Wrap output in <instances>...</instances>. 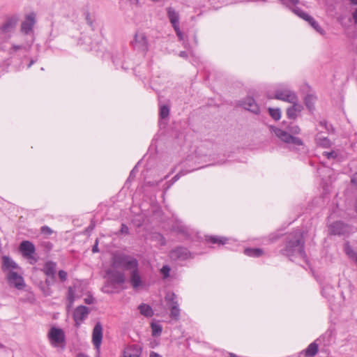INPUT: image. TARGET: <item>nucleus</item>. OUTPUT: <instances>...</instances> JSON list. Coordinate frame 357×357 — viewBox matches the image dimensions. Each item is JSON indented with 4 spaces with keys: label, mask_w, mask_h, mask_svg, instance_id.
Returning <instances> with one entry per match:
<instances>
[{
    "label": "nucleus",
    "mask_w": 357,
    "mask_h": 357,
    "mask_svg": "<svg viewBox=\"0 0 357 357\" xmlns=\"http://www.w3.org/2000/svg\"><path fill=\"white\" fill-rule=\"evenodd\" d=\"M282 4L287 7L295 6L298 3V0H280Z\"/></svg>",
    "instance_id": "58836bf2"
},
{
    "label": "nucleus",
    "mask_w": 357,
    "mask_h": 357,
    "mask_svg": "<svg viewBox=\"0 0 357 357\" xmlns=\"http://www.w3.org/2000/svg\"><path fill=\"white\" fill-rule=\"evenodd\" d=\"M351 181L353 185L357 188V172L354 174Z\"/></svg>",
    "instance_id": "3c124183"
},
{
    "label": "nucleus",
    "mask_w": 357,
    "mask_h": 357,
    "mask_svg": "<svg viewBox=\"0 0 357 357\" xmlns=\"http://www.w3.org/2000/svg\"><path fill=\"white\" fill-rule=\"evenodd\" d=\"M58 275L61 282H65L67 280L68 274L63 270H60L58 273Z\"/></svg>",
    "instance_id": "a18cd8bd"
},
{
    "label": "nucleus",
    "mask_w": 357,
    "mask_h": 357,
    "mask_svg": "<svg viewBox=\"0 0 357 357\" xmlns=\"http://www.w3.org/2000/svg\"><path fill=\"white\" fill-rule=\"evenodd\" d=\"M130 283L133 289H137L142 285V280L139 275V267L130 273Z\"/></svg>",
    "instance_id": "f3484780"
},
{
    "label": "nucleus",
    "mask_w": 357,
    "mask_h": 357,
    "mask_svg": "<svg viewBox=\"0 0 357 357\" xmlns=\"http://www.w3.org/2000/svg\"><path fill=\"white\" fill-rule=\"evenodd\" d=\"M68 299L70 305H72L74 302V292L71 287H69V289H68Z\"/></svg>",
    "instance_id": "49530a36"
},
{
    "label": "nucleus",
    "mask_w": 357,
    "mask_h": 357,
    "mask_svg": "<svg viewBox=\"0 0 357 357\" xmlns=\"http://www.w3.org/2000/svg\"><path fill=\"white\" fill-rule=\"evenodd\" d=\"M121 234L128 235L129 234V228L126 224H121V229L119 231Z\"/></svg>",
    "instance_id": "de8ad7c7"
},
{
    "label": "nucleus",
    "mask_w": 357,
    "mask_h": 357,
    "mask_svg": "<svg viewBox=\"0 0 357 357\" xmlns=\"http://www.w3.org/2000/svg\"><path fill=\"white\" fill-rule=\"evenodd\" d=\"M18 21L19 17L15 15L12 16H6L5 17L4 22L0 26V34L6 35L14 32ZM8 37L10 38V35H9Z\"/></svg>",
    "instance_id": "39448f33"
},
{
    "label": "nucleus",
    "mask_w": 357,
    "mask_h": 357,
    "mask_svg": "<svg viewBox=\"0 0 357 357\" xmlns=\"http://www.w3.org/2000/svg\"><path fill=\"white\" fill-rule=\"evenodd\" d=\"M7 279L10 284H13L19 289H22L24 286L23 278L15 271H9L7 275Z\"/></svg>",
    "instance_id": "dca6fc26"
},
{
    "label": "nucleus",
    "mask_w": 357,
    "mask_h": 357,
    "mask_svg": "<svg viewBox=\"0 0 357 357\" xmlns=\"http://www.w3.org/2000/svg\"><path fill=\"white\" fill-rule=\"evenodd\" d=\"M84 15L87 24L90 26L92 29H93V20L91 19L89 12H85Z\"/></svg>",
    "instance_id": "a19ab883"
},
{
    "label": "nucleus",
    "mask_w": 357,
    "mask_h": 357,
    "mask_svg": "<svg viewBox=\"0 0 357 357\" xmlns=\"http://www.w3.org/2000/svg\"><path fill=\"white\" fill-rule=\"evenodd\" d=\"M205 239L207 243L218 245H225L228 241L227 238L219 236H206Z\"/></svg>",
    "instance_id": "b1692460"
},
{
    "label": "nucleus",
    "mask_w": 357,
    "mask_h": 357,
    "mask_svg": "<svg viewBox=\"0 0 357 357\" xmlns=\"http://www.w3.org/2000/svg\"><path fill=\"white\" fill-rule=\"evenodd\" d=\"M102 340V326L100 322H97L92 332V342L96 349H98Z\"/></svg>",
    "instance_id": "4468645a"
},
{
    "label": "nucleus",
    "mask_w": 357,
    "mask_h": 357,
    "mask_svg": "<svg viewBox=\"0 0 357 357\" xmlns=\"http://www.w3.org/2000/svg\"><path fill=\"white\" fill-rule=\"evenodd\" d=\"M240 105L242 106L245 109H247L253 114H259L260 113V108L252 97H246L245 99L241 101Z\"/></svg>",
    "instance_id": "f8f14e48"
},
{
    "label": "nucleus",
    "mask_w": 357,
    "mask_h": 357,
    "mask_svg": "<svg viewBox=\"0 0 357 357\" xmlns=\"http://www.w3.org/2000/svg\"><path fill=\"white\" fill-rule=\"evenodd\" d=\"M270 116L275 121H278L281 117V111L279 108H268Z\"/></svg>",
    "instance_id": "473e14b6"
},
{
    "label": "nucleus",
    "mask_w": 357,
    "mask_h": 357,
    "mask_svg": "<svg viewBox=\"0 0 357 357\" xmlns=\"http://www.w3.org/2000/svg\"><path fill=\"white\" fill-rule=\"evenodd\" d=\"M35 62H36V61H35V60L31 59V60L30 61L29 63L28 64L27 67H28V68H30V67H31V66H32Z\"/></svg>",
    "instance_id": "13d9d810"
},
{
    "label": "nucleus",
    "mask_w": 357,
    "mask_h": 357,
    "mask_svg": "<svg viewBox=\"0 0 357 357\" xmlns=\"http://www.w3.org/2000/svg\"><path fill=\"white\" fill-rule=\"evenodd\" d=\"M20 251L22 254V255L30 259H33L35 262L37 261V259L33 257V254L35 253L36 248L31 241H23L19 247Z\"/></svg>",
    "instance_id": "9d476101"
},
{
    "label": "nucleus",
    "mask_w": 357,
    "mask_h": 357,
    "mask_svg": "<svg viewBox=\"0 0 357 357\" xmlns=\"http://www.w3.org/2000/svg\"><path fill=\"white\" fill-rule=\"evenodd\" d=\"M279 238H280V236L278 235H274V236H271L270 239H271V242H274V241H277Z\"/></svg>",
    "instance_id": "4d7b16f0"
},
{
    "label": "nucleus",
    "mask_w": 357,
    "mask_h": 357,
    "mask_svg": "<svg viewBox=\"0 0 357 357\" xmlns=\"http://www.w3.org/2000/svg\"><path fill=\"white\" fill-rule=\"evenodd\" d=\"M35 24V17L33 15H29L26 20L21 24V31L24 34H28L33 29Z\"/></svg>",
    "instance_id": "a211bd4d"
},
{
    "label": "nucleus",
    "mask_w": 357,
    "mask_h": 357,
    "mask_svg": "<svg viewBox=\"0 0 357 357\" xmlns=\"http://www.w3.org/2000/svg\"><path fill=\"white\" fill-rule=\"evenodd\" d=\"M185 172L184 171H180L178 174H176L170 181V184H173L176 182L182 176L185 175Z\"/></svg>",
    "instance_id": "ea45409f"
},
{
    "label": "nucleus",
    "mask_w": 357,
    "mask_h": 357,
    "mask_svg": "<svg viewBox=\"0 0 357 357\" xmlns=\"http://www.w3.org/2000/svg\"><path fill=\"white\" fill-rule=\"evenodd\" d=\"M130 43L132 47L138 52L146 54L149 50L147 38L144 33H136Z\"/></svg>",
    "instance_id": "423d86ee"
},
{
    "label": "nucleus",
    "mask_w": 357,
    "mask_h": 357,
    "mask_svg": "<svg viewBox=\"0 0 357 357\" xmlns=\"http://www.w3.org/2000/svg\"><path fill=\"white\" fill-rule=\"evenodd\" d=\"M171 268L168 265H164L160 269V273L164 278H167L169 276Z\"/></svg>",
    "instance_id": "4c0bfd02"
},
{
    "label": "nucleus",
    "mask_w": 357,
    "mask_h": 357,
    "mask_svg": "<svg viewBox=\"0 0 357 357\" xmlns=\"http://www.w3.org/2000/svg\"><path fill=\"white\" fill-rule=\"evenodd\" d=\"M77 357H87V356L83 354H79Z\"/></svg>",
    "instance_id": "052dcab7"
},
{
    "label": "nucleus",
    "mask_w": 357,
    "mask_h": 357,
    "mask_svg": "<svg viewBox=\"0 0 357 357\" xmlns=\"http://www.w3.org/2000/svg\"><path fill=\"white\" fill-rule=\"evenodd\" d=\"M346 252L347 255H350L351 250H347Z\"/></svg>",
    "instance_id": "e2e57ef3"
},
{
    "label": "nucleus",
    "mask_w": 357,
    "mask_h": 357,
    "mask_svg": "<svg viewBox=\"0 0 357 357\" xmlns=\"http://www.w3.org/2000/svg\"><path fill=\"white\" fill-rule=\"evenodd\" d=\"M165 300L169 308L172 306H178L177 296L174 292H167Z\"/></svg>",
    "instance_id": "a878e982"
},
{
    "label": "nucleus",
    "mask_w": 357,
    "mask_h": 357,
    "mask_svg": "<svg viewBox=\"0 0 357 357\" xmlns=\"http://www.w3.org/2000/svg\"><path fill=\"white\" fill-rule=\"evenodd\" d=\"M149 357H162V356L160 354H158V353L151 351L150 353Z\"/></svg>",
    "instance_id": "6e6d98bb"
},
{
    "label": "nucleus",
    "mask_w": 357,
    "mask_h": 357,
    "mask_svg": "<svg viewBox=\"0 0 357 357\" xmlns=\"http://www.w3.org/2000/svg\"><path fill=\"white\" fill-rule=\"evenodd\" d=\"M17 268V264L9 257H3L2 260V269L3 271L10 268L15 269Z\"/></svg>",
    "instance_id": "393cba45"
},
{
    "label": "nucleus",
    "mask_w": 357,
    "mask_h": 357,
    "mask_svg": "<svg viewBox=\"0 0 357 357\" xmlns=\"http://www.w3.org/2000/svg\"><path fill=\"white\" fill-rule=\"evenodd\" d=\"M280 253L288 257L299 256L305 258L306 257L305 240L301 229H296L289 234L286 238L285 247L280 250Z\"/></svg>",
    "instance_id": "f257e3e1"
},
{
    "label": "nucleus",
    "mask_w": 357,
    "mask_h": 357,
    "mask_svg": "<svg viewBox=\"0 0 357 357\" xmlns=\"http://www.w3.org/2000/svg\"><path fill=\"white\" fill-rule=\"evenodd\" d=\"M323 155L326 156L328 159L335 158L337 156V153L334 151L330 152L324 151L323 153Z\"/></svg>",
    "instance_id": "c03bdc74"
},
{
    "label": "nucleus",
    "mask_w": 357,
    "mask_h": 357,
    "mask_svg": "<svg viewBox=\"0 0 357 357\" xmlns=\"http://www.w3.org/2000/svg\"><path fill=\"white\" fill-rule=\"evenodd\" d=\"M20 50H26V47L24 45H12L11 47L8 50V54L13 56L17 51Z\"/></svg>",
    "instance_id": "f704fd0d"
},
{
    "label": "nucleus",
    "mask_w": 357,
    "mask_h": 357,
    "mask_svg": "<svg viewBox=\"0 0 357 357\" xmlns=\"http://www.w3.org/2000/svg\"><path fill=\"white\" fill-rule=\"evenodd\" d=\"M301 111V106L297 102L293 103V105L288 107L287 109V116L289 119H296L297 118V113Z\"/></svg>",
    "instance_id": "5701e85b"
},
{
    "label": "nucleus",
    "mask_w": 357,
    "mask_h": 357,
    "mask_svg": "<svg viewBox=\"0 0 357 357\" xmlns=\"http://www.w3.org/2000/svg\"><path fill=\"white\" fill-rule=\"evenodd\" d=\"M84 303L88 305L93 304L94 303V298L92 296H89L84 298Z\"/></svg>",
    "instance_id": "8fccbe9b"
},
{
    "label": "nucleus",
    "mask_w": 357,
    "mask_h": 357,
    "mask_svg": "<svg viewBox=\"0 0 357 357\" xmlns=\"http://www.w3.org/2000/svg\"><path fill=\"white\" fill-rule=\"evenodd\" d=\"M319 125L321 126L322 127H324L328 131H329L330 130H331L332 131L334 130V128H333V126L332 125H328V122L326 120L321 121L319 122Z\"/></svg>",
    "instance_id": "79ce46f5"
},
{
    "label": "nucleus",
    "mask_w": 357,
    "mask_h": 357,
    "mask_svg": "<svg viewBox=\"0 0 357 357\" xmlns=\"http://www.w3.org/2000/svg\"><path fill=\"white\" fill-rule=\"evenodd\" d=\"M179 231H180V232H182V233H184V229H181L179 230Z\"/></svg>",
    "instance_id": "69168bd1"
},
{
    "label": "nucleus",
    "mask_w": 357,
    "mask_h": 357,
    "mask_svg": "<svg viewBox=\"0 0 357 357\" xmlns=\"http://www.w3.org/2000/svg\"><path fill=\"white\" fill-rule=\"evenodd\" d=\"M47 245H48L47 248H49L50 249L52 248V243H48Z\"/></svg>",
    "instance_id": "680f3d73"
},
{
    "label": "nucleus",
    "mask_w": 357,
    "mask_h": 357,
    "mask_svg": "<svg viewBox=\"0 0 357 357\" xmlns=\"http://www.w3.org/2000/svg\"><path fill=\"white\" fill-rule=\"evenodd\" d=\"M318 352V344L313 342L308 345L307 349L299 353V357H312Z\"/></svg>",
    "instance_id": "aec40b11"
},
{
    "label": "nucleus",
    "mask_w": 357,
    "mask_h": 357,
    "mask_svg": "<svg viewBox=\"0 0 357 357\" xmlns=\"http://www.w3.org/2000/svg\"><path fill=\"white\" fill-rule=\"evenodd\" d=\"M89 313V308L84 305H79L75 309L73 317L77 327L86 318Z\"/></svg>",
    "instance_id": "9b49d317"
},
{
    "label": "nucleus",
    "mask_w": 357,
    "mask_h": 357,
    "mask_svg": "<svg viewBox=\"0 0 357 357\" xmlns=\"http://www.w3.org/2000/svg\"><path fill=\"white\" fill-rule=\"evenodd\" d=\"M142 353V349L137 344L127 347L123 352V357H139Z\"/></svg>",
    "instance_id": "6ab92c4d"
},
{
    "label": "nucleus",
    "mask_w": 357,
    "mask_h": 357,
    "mask_svg": "<svg viewBox=\"0 0 357 357\" xmlns=\"http://www.w3.org/2000/svg\"><path fill=\"white\" fill-rule=\"evenodd\" d=\"M353 18L355 24H357V8L353 13Z\"/></svg>",
    "instance_id": "5fc2aeb1"
},
{
    "label": "nucleus",
    "mask_w": 357,
    "mask_h": 357,
    "mask_svg": "<svg viewBox=\"0 0 357 357\" xmlns=\"http://www.w3.org/2000/svg\"><path fill=\"white\" fill-rule=\"evenodd\" d=\"M179 56L184 58V59H187L188 57V54L187 52H185V51H181L179 52Z\"/></svg>",
    "instance_id": "864d4df0"
},
{
    "label": "nucleus",
    "mask_w": 357,
    "mask_h": 357,
    "mask_svg": "<svg viewBox=\"0 0 357 357\" xmlns=\"http://www.w3.org/2000/svg\"><path fill=\"white\" fill-rule=\"evenodd\" d=\"M151 329H152V335L154 337L160 335L162 333V326L159 324L152 323L151 324Z\"/></svg>",
    "instance_id": "72a5a7b5"
},
{
    "label": "nucleus",
    "mask_w": 357,
    "mask_h": 357,
    "mask_svg": "<svg viewBox=\"0 0 357 357\" xmlns=\"http://www.w3.org/2000/svg\"><path fill=\"white\" fill-rule=\"evenodd\" d=\"M269 128L283 142L298 146H303V142L301 138L292 136L289 132L274 126H270Z\"/></svg>",
    "instance_id": "20e7f679"
},
{
    "label": "nucleus",
    "mask_w": 357,
    "mask_h": 357,
    "mask_svg": "<svg viewBox=\"0 0 357 357\" xmlns=\"http://www.w3.org/2000/svg\"><path fill=\"white\" fill-rule=\"evenodd\" d=\"M289 130L294 134H298L301 131L299 127L297 126H289Z\"/></svg>",
    "instance_id": "09e8293b"
},
{
    "label": "nucleus",
    "mask_w": 357,
    "mask_h": 357,
    "mask_svg": "<svg viewBox=\"0 0 357 357\" xmlns=\"http://www.w3.org/2000/svg\"><path fill=\"white\" fill-rule=\"evenodd\" d=\"M48 337L50 340L56 344H61L65 342V335L62 329L52 327L49 331Z\"/></svg>",
    "instance_id": "2eb2a0df"
},
{
    "label": "nucleus",
    "mask_w": 357,
    "mask_h": 357,
    "mask_svg": "<svg viewBox=\"0 0 357 357\" xmlns=\"http://www.w3.org/2000/svg\"><path fill=\"white\" fill-rule=\"evenodd\" d=\"M169 108L167 105H162L160 107V117L161 119H165L169 116Z\"/></svg>",
    "instance_id": "c9c22d12"
},
{
    "label": "nucleus",
    "mask_w": 357,
    "mask_h": 357,
    "mask_svg": "<svg viewBox=\"0 0 357 357\" xmlns=\"http://www.w3.org/2000/svg\"><path fill=\"white\" fill-rule=\"evenodd\" d=\"M56 282V277H47V278L45 280V284L47 286V289H43V293L46 296L50 295V289L49 287L54 284Z\"/></svg>",
    "instance_id": "2f4dec72"
},
{
    "label": "nucleus",
    "mask_w": 357,
    "mask_h": 357,
    "mask_svg": "<svg viewBox=\"0 0 357 357\" xmlns=\"http://www.w3.org/2000/svg\"><path fill=\"white\" fill-rule=\"evenodd\" d=\"M356 211L357 212V198H356Z\"/></svg>",
    "instance_id": "0e129e2a"
},
{
    "label": "nucleus",
    "mask_w": 357,
    "mask_h": 357,
    "mask_svg": "<svg viewBox=\"0 0 357 357\" xmlns=\"http://www.w3.org/2000/svg\"><path fill=\"white\" fill-rule=\"evenodd\" d=\"M91 250L93 253H96L99 251L98 240H96V243L93 245Z\"/></svg>",
    "instance_id": "603ef678"
},
{
    "label": "nucleus",
    "mask_w": 357,
    "mask_h": 357,
    "mask_svg": "<svg viewBox=\"0 0 357 357\" xmlns=\"http://www.w3.org/2000/svg\"><path fill=\"white\" fill-rule=\"evenodd\" d=\"M351 3L354 5H357V0H350Z\"/></svg>",
    "instance_id": "bf43d9fd"
},
{
    "label": "nucleus",
    "mask_w": 357,
    "mask_h": 357,
    "mask_svg": "<svg viewBox=\"0 0 357 357\" xmlns=\"http://www.w3.org/2000/svg\"><path fill=\"white\" fill-rule=\"evenodd\" d=\"M328 232L330 235L344 236L349 233V227L342 221H336L329 225Z\"/></svg>",
    "instance_id": "1a4fd4ad"
},
{
    "label": "nucleus",
    "mask_w": 357,
    "mask_h": 357,
    "mask_svg": "<svg viewBox=\"0 0 357 357\" xmlns=\"http://www.w3.org/2000/svg\"><path fill=\"white\" fill-rule=\"evenodd\" d=\"M106 273L108 275V278L102 288V291L105 293L109 294L112 292L107 289L109 287H112L113 288H116L117 286L121 285L126 282V275L123 272L115 269H108Z\"/></svg>",
    "instance_id": "7ed1b4c3"
},
{
    "label": "nucleus",
    "mask_w": 357,
    "mask_h": 357,
    "mask_svg": "<svg viewBox=\"0 0 357 357\" xmlns=\"http://www.w3.org/2000/svg\"><path fill=\"white\" fill-rule=\"evenodd\" d=\"M138 309L140 314L146 317H151L153 315V310L149 305L142 303L138 306Z\"/></svg>",
    "instance_id": "bb28decb"
},
{
    "label": "nucleus",
    "mask_w": 357,
    "mask_h": 357,
    "mask_svg": "<svg viewBox=\"0 0 357 357\" xmlns=\"http://www.w3.org/2000/svg\"><path fill=\"white\" fill-rule=\"evenodd\" d=\"M168 19L172 27L179 25V14L172 7L166 8Z\"/></svg>",
    "instance_id": "4be33fe9"
},
{
    "label": "nucleus",
    "mask_w": 357,
    "mask_h": 357,
    "mask_svg": "<svg viewBox=\"0 0 357 357\" xmlns=\"http://www.w3.org/2000/svg\"><path fill=\"white\" fill-rule=\"evenodd\" d=\"M169 255L173 260H185L190 257V252L188 248L180 246L172 250Z\"/></svg>",
    "instance_id": "ddd939ff"
},
{
    "label": "nucleus",
    "mask_w": 357,
    "mask_h": 357,
    "mask_svg": "<svg viewBox=\"0 0 357 357\" xmlns=\"http://www.w3.org/2000/svg\"><path fill=\"white\" fill-rule=\"evenodd\" d=\"M275 98L290 103H295L298 101V97L294 92L289 89H276Z\"/></svg>",
    "instance_id": "6e6552de"
},
{
    "label": "nucleus",
    "mask_w": 357,
    "mask_h": 357,
    "mask_svg": "<svg viewBox=\"0 0 357 357\" xmlns=\"http://www.w3.org/2000/svg\"><path fill=\"white\" fill-rule=\"evenodd\" d=\"M315 140L317 142V144L319 146H321L323 148H329L331 147L332 143L330 141L329 139L326 137H323L320 134H318L316 137Z\"/></svg>",
    "instance_id": "c756f323"
},
{
    "label": "nucleus",
    "mask_w": 357,
    "mask_h": 357,
    "mask_svg": "<svg viewBox=\"0 0 357 357\" xmlns=\"http://www.w3.org/2000/svg\"><path fill=\"white\" fill-rule=\"evenodd\" d=\"M244 254L248 257H259L264 254V250L261 248H248L244 250Z\"/></svg>",
    "instance_id": "cd10ccee"
},
{
    "label": "nucleus",
    "mask_w": 357,
    "mask_h": 357,
    "mask_svg": "<svg viewBox=\"0 0 357 357\" xmlns=\"http://www.w3.org/2000/svg\"><path fill=\"white\" fill-rule=\"evenodd\" d=\"M170 317L174 320H178L180 317V309L178 306H172L169 307Z\"/></svg>",
    "instance_id": "7c9ffc66"
},
{
    "label": "nucleus",
    "mask_w": 357,
    "mask_h": 357,
    "mask_svg": "<svg viewBox=\"0 0 357 357\" xmlns=\"http://www.w3.org/2000/svg\"><path fill=\"white\" fill-rule=\"evenodd\" d=\"M317 100V97L313 94H307L304 98V102L306 107L310 111L314 109V102Z\"/></svg>",
    "instance_id": "c85d7f7f"
},
{
    "label": "nucleus",
    "mask_w": 357,
    "mask_h": 357,
    "mask_svg": "<svg viewBox=\"0 0 357 357\" xmlns=\"http://www.w3.org/2000/svg\"><path fill=\"white\" fill-rule=\"evenodd\" d=\"M40 233L45 236H49L54 233V231L50 227L44 225L40 227Z\"/></svg>",
    "instance_id": "e433bc0d"
},
{
    "label": "nucleus",
    "mask_w": 357,
    "mask_h": 357,
    "mask_svg": "<svg viewBox=\"0 0 357 357\" xmlns=\"http://www.w3.org/2000/svg\"><path fill=\"white\" fill-rule=\"evenodd\" d=\"M176 33V36H178V39L180 40H182L183 39V33L182 31H181L180 29V26L179 25L178 26H173Z\"/></svg>",
    "instance_id": "37998d69"
},
{
    "label": "nucleus",
    "mask_w": 357,
    "mask_h": 357,
    "mask_svg": "<svg viewBox=\"0 0 357 357\" xmlns=\"http://www.w3.org/2000/svg\"><path fill=\"white\" fill-rule=\"evenodd\" d=\"M292 11L298 17L307 22L311 26L316 30L321 35H324V30L319 26V23L307 13L302 10L300 8L296 7L292 9Z\"/></svg>",
    "instance_id": "0eeeda50"
},
{
    "label": "nucleus",
    "mask_w": 357,
    "mask_h": 357,
    "mask_svg": "<svg viewBox=\"0 0 357 357\" xmlns=\"http://www.w3.org/2000/svg\"><path fill=\"white\" fill-rule=\"evenodd\" d=\"M42 271L47 277H56V263L52 261L45 262Z\"/></svg>",
    "instance_id": "412c9836"
},
{
    "label": "nucleus",
    "mask_w": 357,
    "mask_h": 357,
    "mask_svg": "<svg viewBox=\"0 0 357 357\" xmlns=\"http://www.w3.org/2000/svg\"><path fill=\"white\" fill-rule=\"evenodd\" d=\"M112 266L114 268H122L124 271H132L139 267V261L131 255L118 254L113 256Z\"/></svg>",
    "instance_id": "f03ea898"
}]
</instances>
